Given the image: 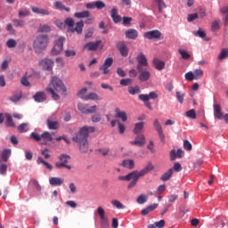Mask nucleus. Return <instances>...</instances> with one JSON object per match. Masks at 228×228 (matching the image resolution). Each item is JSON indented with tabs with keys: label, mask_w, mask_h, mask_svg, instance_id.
I'll use <instances>...</instances> for the list:
<instances>
[{
	"label": "nucleus",
	"mask_w": 228,
	"mask_h": 228,
	"mask_svg": "<svg viewBox=\"0 0 228 228\" xmlns=\"http://www.w3.org/2000/svg\"><path fill=\"white\" fill-rule=\"evenodd\" d=\"M110 17L115 24H118L122 20V17L118 15V10L117 7H114L110 11Z\"/></svg>",
	"instance_id": "aec40b11"
},
{
	"label": "nucleus",
	"mask_w": 228,
	"mask_h": 228,
	"mask_svg": "<svg viewBox=\"0 0 228 228\" xmlns=\"http://www.w3.org/2000/svg\"><path fill=\"white\" fill-rule=\"evenodd\" d=\"M140 86H138L128 87V93L130 95H136V94H140Z\"/></svg>",
	"instance_id": "a19ab883"
},
{
	"label": "nucleus",
	"mask_w": 228,
	"mask_h": 228,
	"mask_svg": "<svg viewBox=\"0 0 228 228\" xmlns=\"http://www.w3.org/2000/svg\"><path fill=\"white\" fill-rule=\"evenodd\" d=\"M199 17V13L195 12L192 14H188L187 20L188 22H193Z\"/></svg>",
	"instance_id": "e2e57ef3"
},
{
	"label": "nucleus",
	"mask_w": 228,
	"mask_h": 228,
	"mask_svg": "<svg viewBox=\"0 0 228 228\" xmlns=\"http://www.w3.org/2000/svg\"><path fill=\"white\" fill-rule=\"evenodd\" d=\"M12 155V150H4L2 152V156L0 159V163H6V161H8V158H10V156Z\"/></svg>",
	"instance_id": "c85d7f7f"
},
{
	"label": "nucleus",
	"mask_w": 228,
	"mask_h": 228,
	"mask_svg": "<svg viewBox=\"0 0 228 228\" xmlns=\"http://www.w3.org/2000/svg\"><path fill=\"white\" fill-rule=\"evenodd\" d=\"M111 204L114 206V208H117V209H126V206H124V204L118 200H111Z\"/></svg>",
	"instance_id": "79ce46f5"
},
{
	"label": "nucleus",
	"mask_w": 228,
	"mask_h": 228,
	"mask_svg": "<svg viewBox=\"0 0 228 228\" xmlns=\"http://www.w3.org/2000/svg\"><path fill=\"white\" fill-rule=\"evenodd\" d=\"M28 131H29V124H28V123H21L18 126L19 133H28Z\"/></svg>",
	"instance_id": "4c0bfd02"
},
{
	"label": "nucleus",
	"mask_w": 228,
	"mask_h": 228,
	"mask_svg": "<svg viewBox=\"0 0 228 228\" xmlns=\"http://www.w3.org/2000/svg\"><path fill=\"white\" fill-rule=\"evenodd\" d=\"M117 49L124 58L127 57L129 54V49H127V45H126V42L124 41L118 42L117 44Z\"/></svg>",
	"instance_id": "2eb2a0df"
},
{
	"label": "nucleus",
	"mask_w": 228,
	"mask_h": 228,
	"mask_svg": "<svg viewBox=\"0 0 228 228\" xmlns=\"http://www.w3.org/2000/svg\"><path fill=\"white\" fill-rule=\"evenodd\" d=\"M7 170H8V165L3 164V162H0V174H1V175H4V174H6Z\"/></svg>",
	"instance_id": "13d9d810"
},
{
	"label": "nucleus",
	"mask_w": 228,
	"mask_h": 228,
	"mask_svg": "<svg viewBox=\"0 0 228 228\" xmlns=\"http://www.w3.org/2000/svg\"><path fill=\"white\" fill-rule=\"evenodd\" d=\"M39 33H49L51 31V26L49 25H41L37 30Z\"/></svg>",
	"instance_id": "a18cd8bd"
},
{
	"label": "nucleus",
	"mask_w": 228,
	"mask_h": 228,
	"mask_svg": "<svg viewBox=\"0 0 228 228\" xmlns=\"http://www.w3.org/2000/svg\"><path fill=\"white\" fill-rule=\"evenodd\" d=\"M31 11L33 12V13H37V15H51V12H49V10L38 8L37 6L31 7Z\"/></svg>",
	"instance_id": "5701e85b"
},
{
	"label": "nucleus",
	"mask_w": 228,
	"mask_h": 228,
	"mask_svg": "<svg viewBox=\"0 0 228 228\" xmlns=\"http://www.w3.org/2000/svg\"><path fill=\"white\" fill-rule=\"evenodd\" d=\"M147 201V196L141 194L138 198H137V204H145V202Z\"/></svg>",
	"instance_id": "680f3d73"
},
{
	"label": "nucleus",
	"mask_w": 228,
	"mask_h": 228,
	"mask_svg": "<svg viewBox=\"0 0 228 228\" xmlns=\"http://www.w3.org/2000/svg\"><path fill=\"white\" fill-rule=\"evenodd\" d=\"M133 83V80L131 78H123L120 80L121 86H129Z\"/></svg>",
	"instance_id": "4d7b16f0"
},
{
	"label": "nucleus",
	"mask_w": 228,
	"mask_h": 228,
	"mask_svg": "<svg viewBox=\"0 0 228 228\" xmlns=\"http://www.w3.org/2000/svg\"><path fill=\"white\" fill-rule=\"evenodd\" d=\"M70 159V156L67 154H61L59 156V161L55 163V168L61 169V168H67V170H71L72 167L70 165H68L69 160Z\"/></svg>",
	"instance_id": "39448f33"
},
{
	"label": "nucleus",
	"mask_w": 228,
	"mask_h": 228,
	"mask_svg": "<svg viewBox=\"0 0 228 228\" xmlns=\"http://www.w3.org/2000/svg\"><path fill=\"white\" fill-rule=\"evenodd\" d=\"M194 37H199L200 38H205L206 32L202 28H199L198 31L193 32Z\"/></svg>",
	"instance_id": "864d4df0"
},
{
	"label": "nucleus",
	"mask_w": 228,
	"mask_h": 228,
	"mask_svg": "<svg viewBox=\"0 0 228 228\" xmlns=\"http://www.w3.org/2000/svg\"><path fill=\"white\" fill-rule=\"evenodd\" d=\"M228 58V48H224L218 55V60H225Z\"/></svg>",
	"instance_id": "de8ad7c7"
},
{
	"label": "nucleus",
	"mask_w": 228,
	"mask_h": 228,
	"mask_svg": "<svg viewBox=\"0 0 228 228\" xmlns=\"http://www.w3.org/2000/svg\"><path fill=\"white\" fill-rule=\"evenodd\" d=\"M183 149L185 151H191V149H193V146L191 145V142H190V141L185 140L183 142Z\"/></svg>",
	"instance_id": "052dcab7"
},
{
	"label": "nucleus",
	"mask_w": 228,
	"mask_h": 228,
	"mask_svg": "<svg viewBox=\"0 0 228 228\" xmlns=\"http://www.w3.org/2000/svg\"><path fill=\"white\" fill-rule=\"evenodd\" d=\"M220 29V20H214L211 23V31H218Z\"/></svg>",
	"instance_id": "c03bdc74"
},
{
	"label": "nucleus",
	"mask_w": 228,
	"mask_h": 228,
	"mask_svg": "<svg viewBox=\"0 0 228 228\" xmlns=\"http://www.w3.org/2000/svg\"><path fill=\"white\" fill-rule=\"evenodd\" d=\"M63 183H65V180H63V178L51 177L49 179V183L51 186H61V184H63Z\"/></svg>",
	"instance_id": "b1692460"
},
{
	"label": "nucleus",
	"mask_w": 228,
	"mask_h": 228,
	"mask_svg": "<svg viewBox=\"0 0 228 228\" xmlns=\"http://www.w3.org/2000/svg\"><path fill=\"white\" fill-rule=\"evenodd\" d=\"M20 99H22V92L20 91L17 94L12 95L10 101H12V102H19Z\"/></svg>",
	"instance_id": "49530a36"
},
{
	"label": "nucleus",
	"mask_w": 228,
	"mask_h": 228,
	"mask_svg": "<svg viewBox=\"0 0 228 228\" xmlns=\"http://www.w3.org/2000/svg\"><path fill=\"white\" fill-rule=\"evenodd\" d=\"M74 17H76V19H88V17H90V11L75 12Z\"/></svg>",
	"instance_id": "c756f323"
},
{
	"label": "nucleus",
	"mask_w": 228,
	"mask_h": 228,
	"mask_svg": "<svg viewBox=\"0 0 228 228\" xmlns=\"http://www.w3.org/2000/svg\"><path fill=\"white\" fill-rule=\"evenodd\" d=\"M122 167H124V168H128L129 170H133V168H134V160L125 159L122 162Z\"/></svg>",
	"instance_id": "7c9ffc66"
},
{
	"label": "nucleus",
	"mask_w": 228,
	"mask_h": 228,
	"mask_svg": "<svg viewBox=\"0 0 228 228\" xmlns=\"http://www.w3.org/2000/svg\"><path fill=\"white\" fill-rule=\"evenodd\" d=\"M6 45L9 49L17 47V41L13 38H10L6 41Z\"/></svg>",
	"instance_id": "37998d69"
},
{
	"label": "nucleus",
	"mask_w": 228,
	"mask_h": 228,
	"mask_svg": "<svg viewBox=\"0 0 228 228\" xmlns=\"http://www.w3.org/2000/svg\"><path fill=\"white\" fill-rule=\"evenodd\" d=\"M126 37L130 40H136L138 38V30L134 28H130L125 32Z\"/></svg>",
	"instance_id": "412c9836"
},
{
	"label": "nucleus",
	"mask_w": 228,
	"mask_h": 228,
	"mask_svg": "<svg viewBox=\"0 0 228 228\" xmlns=\"http://www.w3.org/2000/svg\"><path fill=\"white\" fill-rule=\"evenodd\" d=\"M113 65V58L109 57L107 58L103 64L100 67V70H102L103 74H110V67Z\"/></svg>",
	"instance_id": "4468645a"
},
{
	"label": "nucleus",
	"mask_w": 228,
	"mask_h": 228,
	"mask_svg": "<svg viewBox=\"0 0 228 228\" xmlns=\"http://www.w3.org/2000/svg\"><path fill=\"white\" fill-rule=\"evenodd\" d=\"M130 145H137V147H143L145 145V135L143 134H138L134 141H131Z\"/></svg>",
	"instance_id": "f8f14e48"
},
{
	"label": "nucleus",
	"mask_w": 228,
	"mask_h": 228,
	"mask_svg": "<svg viewBox=\"0 0 228 228\" xmlns=\"http://www.w3.org/2000/svg\"><path fill=\"white\" fill-rule=\"evenodd\" d=\"M157 208H158V204L153 203L152 205H150V206L142 208L141 213H142V216H147L148 214L154 211V209H156Z\"/></svg>",
	"instance_id": "393cba45"
},
{
	"label": "nucleus",
	"mask_w": 228,
	"mask_h": 228,
	"mask_svg": "<svg viewBox=\"0 0 228 228\" xmlns=\"http://www.w3.org/2000/svg\"><path fill=\"white\" fill-rule=\"evenodd\" d=\"M153 65L157 70H163L165 69V61L159 59H153Z\"/></svg>",
	"instance_id": "cd10ccee"
},
{
	"label": "nucleus",
	"mask_w": 228,
	"mask_h": 228,
	"mask_svg": "<svg viewBox=\"0 0 228 228\" xmlns=\"http://www.w3.org/2000/svg\"><path fill=\"white\" fill-rule=\"evenodd\" d=\"M185 116L188 117V118L195 119L197 118V113L195 112V110H190L185 112Z\"/></svg>",
	"instance_id": "3c124183"
},
{
	"label": "nucleus",
	"mask_w": 228,
	"mask_h": 228,
	"mask_svg": "<svg viewBox=\"0 0 228 228\" xmlns=\"http://www.w3.org/2000/svg\"><path fill=\"white\" fill-rule=\"evenodd\" d=\"M185 79L186 81H193L195 79V75L193 72L189 71L185 74Z\"/></svg>",
	"instance_id": "0e129e2a"
},
{
	"label": "nucleus",
	"mask_w": 228,
	"mask_h": 228,
	"mask_svg": "<svg viewBox=\"0 0 228 228\" xmlns=\"http://www.w3.org/2000/svg\"><path fill=\"white\" fill-rule=\"evenodd\" d=\"M63 42H65V37H59L55 43L53 47L51 50L52 56H58L61 51H63Z\"/></svg>",
	"instance_id": "423d86ee"
},
{
	"label": "nucleus",
	"mask_w": 228,
	"mask_h": 228,
	"mask_svg": "<svg viewBox=\"0 0 228 228\" xmlns=\"http://www.w3.org/2000/svg\"><path fill=\"white\" fill-rule=\"evenodd\" d=\"M144 38H148V40H155L158 38H161V32L159 30H151L143 35Z\"/></svg>",
	"instance_id": "dca6fc26"
},
{
	"label": "nucleus",
	"mask_w": 228,
	"mask_h": 228,
	"mask_svg": "<svg viewBox=\"0 0 228 228\" xmlns=\"http://www.w3.org/2000/svg\"><path fill=\"white\" fill-rule=\"evenodd\" d=\"M214 117L222 120L224 118V122L228 124V113L224 114L222 112V107L219 104L214 105Z\"/></svg>",
	"instance_id": "1a4fd4ad"
},
{
	"label": "nucleus",
	"mask_w": 228,
	"mask_h": 228,
	"mask_svg": "<svg viewBox=\"0 0 228 228\" xmlns=\"http://www.w3.org/2000/svg\"><path fill=\"white\" fill-rule=\"evenodd\" d=\"M54 116L49 117L46 120V126L48 129L56 130L60 127V123L54 120Z\"/></svg>",
	"instance_id": "a211bd4d"
},
{
	"label": "nucleus",
	"mask_w": 228,
	"mask_h": 228,
	"mask_svg": "<svg viewBox=\"0 0 228 228\" xmlns=\"http://www.w3.org/2000/svg\"><path fill=\"white\" fill-rule=\"evenodd\" d=\"M154 2L157 3V4H158V10H159V13H161L163 12V10H165V8H167V4H165V1L154 0Z\"/></svg>",
	"instance_id": "ea45409f"
},
{
	"label": "nucleus",
	"mask_w": 228,
	"mask_h": 228,
	"mask_svg": "<svg viewBox=\"0 0 228 228\" xmlns=\"http://www.w3.org/2000/svg\"><path fill=\"white\" fill-rule=\"evenodd\" d=\"M137 71L139 73V80L142 83H145V81H149V79H151V71L143 69Z\"/></svg>",
	"instance_id": "6ab92c4d"
},
{
	"label": "nucleus",
	"mask_w": 228,
	"mask_h": 228,
	"mask_svg": "<svg viewBox=\"0 0 228 228\" xmlns=\"http://www.w3.org/2000/svg\"><path fill=\"white\" fill-rule=\"evenodd\" d=\"M94 6L95 8H97L98 10H102V8L106 7V4H104V2L98 0L94 2Z\"/></svg>",
	"instance_id": "5fc2aeb1"
},
{
	"label": "nucleus",
	"mask_w": 228,
	"mask_h": 228,
	"mask_svg": "<svg viewBox=\"0 0 228 228\" xmlns=\"http://www.w3.org/2000/svg\"><path fill=\"white\" fill-rule=\"evenodd\" d=\"M81 99H83L84 101H100L101 100V98H99V95L95 93H89L85 96H81Z\"/></svg>",
	"instance_id": "bb28decb"
},
{
	"label": "nucleus",
	"mask_w": 228,
	"mask_h": 228,
	"mask_svg": "<svg viewBox=\"0 0 228 228\" xmlns=\"http://www.w3.org/2000/svg\"><path fill=\"white\" fill-rule=\"evenodd\" d=\"M97 213L100 216L101 227L102 228H110V221L108 220V217L106 216V212L104 211V208H102V207H98Z\"/></svg>",
	"instance_id": "0eeeda50"
},
{
	"label": "nucleus",
	"mask_w": 228,
	"mask_h": 228,
	"mask_svg": "<svg viewBox=\"0 0 228 228\" xmlns=\"http://www.w3.org/2000/svg\"><path fill=\"white\" fill-rule=\"evenodd\" d=\"M12 24L14 28H24V26H26V21L23 20L14 19L12 20Z\"/></svg>",
	"instance_id": "58836bf2"
},
{
	"label": "nucleus",
	"mask_w": 228,
	"mask_h": 228,
	"mask_svg": "<svg viewBox=\"0 0 228 228\" xmlns=\"http://www.w3.org/2000/svg\"><path fill=\"white\" fill-rule=\"evenodd\" d=\"M102 44V41L98 40L96 42H88L83 46V51H97Z\"/></svg>",
	"instance_id": "9b49d317"
},
{
	"label": "nucleus",
	"mask_w": 228,
	"mask_h": 228,
	"mask_svg": "<svg viewBox=\"0 0 228 228\" xmlns=\"http://www.w3.org/2000/svg\"><path fill=\"white\" fill-rule=\"evenodd\" d=\"M83 28H85V22L80 20L76 23L75 28H69L68 31L69 33H77V35H81V33H83Z\"/></svg>",
	"instance_id": "f3484780"
},
{
	"label": "nucleus",
	"mask_w": 228,
	"mask_h": 228,
	"mask_svg": "<svg viewBox=\"0 0 228 228\" xmlns=\"http://www.w3.org/2000/svg\"><path fill=\"white\" fill-rule=\"evenodd\" d=\"M36 102H44L47 99V95L44 92H37L33 96Z\"/></svg>",
	"instance_id": "4be33fe9"
},
{
	"label": "nucleus",
	"mask_w": 228,
	"mask_h": 228,
	"mask_svg": "<svg viewBox=\"0 0 228 228\" xmlns=\"http://www.w3.org/2000/svg\"><path fill=\"white\" fill-rule=\"evenodd\" d=\"M137 70H142L144 67H149V61L143 53H139L136 56Z\"/></svg>",
	"instance_id": "6e6552de"
},
{
	"label": "nucleus",
	"mask_w": 228,
	"mask_h": 228,
	"mask_svg": "<svg viewBox=\"0 0 228 228\" xmlns=\"http://www.w3.org/2000/svg\"><path fill=\"white\" fill-rule=\"evenodd\" d=\"M77 108H78L79 111H81V113H84L86 115H88L90 113H95V111H97L96 105H94L90 109H88L86 105H85L83 103H78Z\"/></svg>",
	"instance_id": "ddd939ff"
},
{
	"label": "nucleus",
	"mask_w": 228,
	"mask_h": 228,
	"mask_svg": "<svg viewBox=\"0 0 228 228\" xmlns=\"http://www.w3.org/2000/svg\"><path fill=\"white\" fill-rule=\"evenodd\" d=\"M37 165H40V164L44 165L45 167H46V168L48 170H53V165H51L49 162L44 160V159L42 157L37 158Z\"/></svg>",
	"instance_id": "72a5a7b5"
},
{
	"label": "nucleus",
	"mask_w": 228,
	"mask_h": 228,
	"mask_svg": "<svg viewBox=\"0 0 228 228\" xmlns=\"http://www.w3.org/2000/svg\"><path fill=\"white\" fill-rule=\"evenodd\" d=\"M20 84H21L23 86H31V83H29V80H28V77H23L20 79Z\"/></svg>",
	"instance_id": "338daca9"
},
{
	"label": "nucleus",
	"mask_w": 228,
	"mask_h": 228,
	"mask_svg": "<svg viewBox=\"0 0 228 228\" xmlns=\"http://www.w3.org/2000/svg\"><path fill=\"white\" fill-rule=\"evenodd\" d=\"M49 44V37L45 34H41L36 37L33 41V49L37 54H40L45 51Z\"/></svg>",
	"instance_id": "7ed1b4c3"
},
{
	"label": "nucleus",
	"mask_w": 228,
	"mask_h": 228,
	"mask_svg": "<svg viewBox=\"0 0 228 228\" xmlns=\"http://www.w3.org/2000/svg\"><path fill=\"white\" fill-rule=\"evenodd\" d=\"M64 24H66V26L69 27V29H70V28H74V20L72 18H67L65 20H64Z\"/></svg>",
	"instance_id": "bf43d9fd"
},
{
	"label": "nucleus",
	"mask_w": 228,
	"mask_h": 228,
	"mask_svg": "<svg viewBox=\"0 0 228 228\" xmlns=\"http://www.w3.org/2000/svg\"><path fill=\"white\" fill-rule=\"evenodd\" d=\"M90 133H95V127L84 126L72 137V141L78 144L79 151L82 153L88 152V136H90Z\"/></svg>",
	"instance_id": "f257e3e1"
},
{
	"label": "nucleus",
	"mask_w": 228,
	"mask_h": 228,
	"mask_svg": "<svg viewBox=\"0 0 228 228\" xmlns=\"http://www.w3.org/2000/svg\"><path fill=\"white\" fill-rule=\"evenodd\" d=\"M144 126H145L144 122L136 123L134 128V134H139L143 129Z\"/></svg>",
	"instance_id": "e433bc0d"
},
{
	"label": "nucleus",
	"mask_w": 228,
	"mask_h": 228,
	"mask_svg": "<svg viewBox=\"0 0 228 228\" xmlns=\"http://www.w3.org/2000/svg\"><path fill=\"white\" fill-rule=\"evenodd\" d=\"M204 76V71L202 69L194 70V79H200Z\"/></svg>",
	"instance_id": "6e6d98bb"
},
{
	"label": "nucleus",
	"mask_w": 228,
	"mask_h": 228,
	"mask_svg": "<svg viewBox=\"0 0 228 228\" xmlns=\"http://www.w3.org/2000/svg\"><path fill=\"white\" fill-rule=\"evenodd\" d=\"M178 53H179V54H181L183 60H190V58L191 57V56L190 55V53H187L185 50H183V49H179V50H178Z\"/></svg>",
	"instance_id": "09e8293b"
},
{
	"label": "nucleus",
	"mask_w": 228,
	"mask_h": 228,
	"mask_svg": "<svg viewBox=\"0 0 228 228\" xmlns=\"http://www.w3.org/2000/svg\"><path fill=\"white\" fill-rule=\"evenodd\" d=\"M94 37V28H88L86 30L85 38H92Z\"/></svg>",
	"instance_id": "69168bd1"
},
{
	"label": "nucleus",
	"mask_w": 228,
	"mask_h": 228,
	"mask_svg": "<svg viewBox=\"0 0 228 228\" xmlns=\"http://www.w3.org/2000/svg\"><path fill=\"white\" fill-rule=\"evenodd\" d=\"M46 92L51 94L53 101H60L58 93L62 92V94H65V92H67V87H65V84H63V81L60 77H53L48 87L46 88Z\"/></svg>",
	"instance_id": "f03ea898"
},
{
	"label": "nucleus",
	"mask_w": 228,
	"mask_h": 228,
	"mask_svg": "<svg viewBox=\"0 0 228 228\" xmlns=\"http://www.w3.org/2000/svg\"><path fill=\"white\" fill-rule=\"evenodd\" d=\"M53 4H54V7L56 8V10H61V11H64V12H70V8L65 7L63 3L60 2V1L54 2Z\"/></svg>",
	"instance_id": "2f4dec72"
},
{
	"label": "nucleus",
	"mask_w": 228,
	"mask_h": 228,
	"mask_svg": "<svg viewBox=\"0 0 228 228\" xmlns=\"http://www.w3.org/2000/svg\"><path fill=\"white\" fill-rule=\"evenodd\" d=\"M133 175V172L129 173L128 175L125 176H118L119 181H131V175Z\"/></svg>",
	"instance_id": "774afa93"
},
{
	"label": "nucleus",
	"mask_w": 228,
	"mask_h": 228,
	"mask_svg": "<svg viewBox=\"0 0 228 228\" xmlns=\"http://www.w3.org/2000/svg\"><path fill=\"white\" fill-rule=\"evenodd\" d=\"M39 67H41L43 70L51 71L53 70V67H54V61L47 58L43 59L39 61Z\"/></svg>",
	"instance_id": "9d476101"
},
{
	"label": "nucleus",
	"mask_w": 228,
	"mask_h": 228,
	"mask_svg": "<svg viewBox=\"0 0 228 228\" xmlns=\"http://www.w3.org/2000/svg\"><path fill=\"white\" fill-rule=\"evenodd\" d=\"M116 118H121L122 122H127V114L126 111H120L119 108H116Z\"/></svg>",
	"instance_id": "a878e982"
},
{
	"label": "nucleus",
	"mask_w": 228,
	"mask_h": 228,
	"mask_svg": "<svg viewBox=\"0 0 228 228\" xmlns=\"http://www.w3.org/2000/svg\"><path fill=\"white\" fill-rule=\"evenodd\" d=\"M173 174H174V169L169 168V169L167 170V172L164 173V174L161 175L160 179H161L162 181H169V180H170V177H172Z\"/></svg>",
	"instance_id": "f704fd0d"
},
{
	"label": "nucleus",
	"mask_w": 228,
	"mask_h": 228,
	"mask_svg": "<svg viewBox=\"0 0 228 228\" xmlns=\"http://www.w3.org/2000/svg\"><path fill=\"white\" fill-rule=\"evenodd\" d=\"M30 138H32V140H34L35 142H40V140H42V134H39L38 133L36 132H32L30 134Z\"/></svg>",
	"instance_id": "603ef678"
},
{
	"label": "nucleus",
	"mask_w": 228,
	"mask_h": 228,
	"mask_svg": "<svg viewBox=\"0 0 228 228\" xmlns=\"http://www.w3.org/2000/svg\"><path fill=\"white\" fill-rule=\"evenodd\" d=\"M176 99L180 104H183L184 102V93L176 91Z\"/></svg>",
	"instance_id": "8fccbe9b"
},
{
	"label": "nucleus",
	"mask_w": 228,
	"mask_h": 228,
	"mask_svg": "<svg viewBox=\"0 0 228 228\" xmlns=\"http://www.w3.org/2000/svg\"><path fill=\"white\" fill-rule=\"evenodd\" d=\"M152 170H154V166L151 163H149L142 170L132 172L131 179L133 180H132V183H130L127 185L128 190L134 188L136 186V183H138V179L140 177H143L144 175H147V174H149V172H152Z\"/></svg>",
	"instance_id": "20e7f679"
},
{
	"label": "nucleus",
	"mask_w": 228,
	"mask_h": 228,
	"mask_svg": "<svg viewBox=\"0 0 228 228\" xmlns=\"http://www.w3.org/2000/svg\"><path fill=\"white\" fill-rule=\"evenodd\" d=\"M41 140H43L44 142H53V135L51 134V133L45 131L41 134Z\"/></svg>",
	"instance_id": "c9c22d12"
},
{
	"label": "nucleus",
	"mask_w": 228,
	"mask_h": 228,
	"mask_svg": "<svg viewBox=\"0 0 228 228\" xmlns=\"http://www.w3.org/2000/svg\"><path fill=\"white\" fill-rule=\"evenodd\" d=\"M5 126L7 127H15V123L13 122V118L10 114H5Z\"/></svg>",
	"instance_id": "473e14b6"
}]
</instances>
